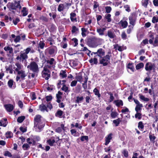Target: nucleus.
<instances>
[{
    "instance_id": "1",
    "label": "nucleus",
    "mask_w": 158,
    "mask_h": 158,
    "mask_svg": "<svg viewBox=\"0 0 158 158\" xmlns=\"http://www.w3.org/2000/svg\"><path fill=\"white\" fill-rule=\"evenodd\" d=\"M20 3V1H15L14 3L9 2L7 5V6L10 10H12V12L13 14H15V11L13 10H16L17 8H19V10L21 9L22 7Z\"/></svg>"
},
{
    "instance_id": "2",
    "label": "nucleus",
    "mask_w": 158,
    "mask_h": 158,
    "mask_svg": "<svg viewBox=\"0 0 158 158\" xmlns=\"http://www.w3.org/2000/svg\"><path fill=\"white\" fill-rule=\"evenodd\" d=\"M111 53L110 51L107 53V54L105 56L100 58L99 60V64H102L103 66H107L110 63V60L111 56Z\"/></svg>"
},
{
    "instance_id": "3",
    "label": "nucleus",
    "mask_w": 158,
    "mask_h": 158,
    "mask_svg": "<svg viewBox=\"0 0 158 158\" xmlns=\"http://www.w3.org/2000/svg\"><path fill=\"white\" fill-rule=\"evenodd\" d=\"M97 55L95 56L94 58H91L89 60V62L91 64V65L94 64L97 65L98 64V60L97 59L96 57L97 56L101 58L105 55V52L102 48H99L97 51Z\"/></svg>"
},
{
    "instance_id": "4",
    "label": "nucleus",
    "mask_w": 158,
    "mask_h": 158,
    "mask_svg": "<svg viewBox=\"0 0 158 158\" xmlns=\"http://www.w3.org/2000/svg\"><path fill=\"white\" fill-rule=\"evenodd\" d=\"M31 50L30 48H27L25 50H24L25 52H23L22 51H21L20 52V56L18 55L16 58V59L20 61L21 60L22 62L24 60H26L28 58V56L27 55Z\"/></svg>"
},
{
    "instance_id": "5",
    "label": "nucleus",
    "mask_w": 158,
    "mask_h": 158,
    "mask_svg": "<svg viewBox=\"0 0 158 158\" xmlns=\"http://www.w3.org/2000/svg\"><path fill=\"white\" fill-rule=\"evenodd\" d=\"M101 40L102 39L93 37L87 39V44L90 47L95 48L98 45V42Z\"/></svg>"
},
{
    "instance_id": "6",
    "label": "nucleus",
    "mask_w": 158,
    "mask_h": 158,
    "mask_svg": "<svg viewBox=\"0 0 158 158\" xmlns=\"http://www.w3.org/2000/svg\"><path fill=\"white\" fill-rule=\"evenodd\" d=\"M28 70L32 71L33 73H38L39 71L38 64L35 61H31L27 66Z\"/></svg>"
},
{
    "instance_id": "7",
    "label": "nucleus",
    "mask_w": 158,
    "mask_h": 158,
    "mask_svg": "<svg viewBox=\"0 0 158 158\" xmlns=\"http://www.w3.org/2000/svg\"><path fill=\"white\" fill-rule=\"evenodd\" d=\"M41 117L40 115H36L35 117L34 120V127H37L39 129H41L44 127V125L41 124Z\"/></svg>"
},
{
    "instance_id": "8",
    "label": "nucleus",
    "mask_w": 158,
    "mask_h": 158,
    "mask_svg": "<svg viewBox=\"0 0 158 158\" xmlns=\"http://www.w3.org/2000/svg\"><path fill=\"white\" fill-rule=\"evenodd\" d=\"M42 77L46 80H48L51 77L50 70L47 68L44 67L42 72Z\"/></svg>"
},
{
    "instance_id": "9",
    "label": "nucleus",
    "mask_w": 158,
    "mask_h": 158,
    "mask_svg": "<svg viewBox=\"0 0 158 158\" xmlns=\"http://www.w3.org/2000/svg\"><path fill=\"white\" fill-rule=\"evenodd\" d=\"M71 5V3L67 2H65L64 4H60L58 6L57 8L58 11L59 12H61L63 11L66 8L68 9L69 8V7Z\"/></svg>"
},
{
    "instance_id": "10",
    "label": "nucleus",
    "mask_w": 158,
    "mask_h": 158,
    "mask_svg": "<svg viewBox=\"0 0 158 158\" xmlns=\"http://www.w3.org/2000/svg\"><path fill=\"white\" fill-rule=\"evenodd\" d=\"M57 48L56 46L53 47H49L47 49L48 54L53 57L55 56L56 51L57 50Z\"/></svg>"
},
{
    "instance_id": "11",
    "label": "nucleus",
    "mask_w": 158,
    "mask_h": 158,
    "mask_svg": "<svg viewBox=\"0 0 158 158\" xmlns=\"http://www.w3.org/2000/svg\"><path fill=\"white\" fill-rule=\"evenodd\" d=\"M129 23L133 27L135 25L136 18L135 13H132L129 17Z\"/></svg>"
},
{
    "instance_id": "12",
    "label": "nucleus",
    "mask_w": 158,
    "mask_h": 158,
    "mask_svg": "<svg viewBox=\"0 0 158 158\" xmlns=\"http://www.w3.org/2000/svg\"><path fill=\"white\" fill-rule=\"evenodd\" d=\"M155 64H152V63L148 62L146 63L145 69L147 71H151L152 69H155Z\"/></svg>"
},
{
    "instance_id": "13",
    "label": "nucleus",
    "mask_w": 158,
    "mask_h": 158,
    "mask_svg": "<svg viewBox=\"0 0 158 158\" xmlns=\"http://www.w3.org/2000/svg\"><path fill=\"white\" fill-rule=\"evenodd\" d=\"M113 134L110 133L106 136L105 137V143L104 144L106 145H108L110 142L111 140L112 139Z\"/></svg>"
},
{
    "instance_id": "14",
    "label": "nucleus",
    "mask_w": 158,
    "mask_h": 158,
    "mask_svg": "<svg viewBox=\"0 0 158 158\" xmlns=\"http://www.w3.org/2000/svg\"><path fill=\"white\" fill-rule=\"evenodd\" d=\"M44 100V98H43L41 99L42 102V104L39 106V109L40 110L41 112H44L45 111L47 112H48V109L47 108L46 106L43 103V101Z\"/></svg>"
},
{
    "instance_id": "15",
    "label": "nucleus",
    "mask_w": 158,
    "mask_h": 158,
    "mask_svg": "<svg viewBox=\"0 0 158 158\" xmlns=\"http://www.w3.org/2000/svg\"><path fill=\"white\" fill-rule=\"evenodd\" d=\"M127 19L126 18H123V19L121 20L119 23V24L121 25L123 28H126L128 25V23L127 21Z\"/></svg>"
},
{
    "instance_id": "16",
    "label": "nucleus",
    "mask_w": 158,
    "mask_h": 158,
    "mask_svg": "<svg viewBox=\"0 0 158 158\" xmlns=\"http://www.w3.org/2000/svg\"><path fill=\"white\" fill-rule=\"evenodd\" d=\"M4 107L6 111L9 112L12 111L14 109L13 106L10 104L4 105Z\"/></svg>"
},
{
    "instance_id": "17",
    "label": "nucleus",
    "mask_w": 158,
    "mask_h": 158,
    "mask_svg": "<svg viewBox=\"0 0 158 158\" xmlns=\"http://www.w3.org/2000/svg\"><path fill=\"white\" fill-rule=\"evenodd\" d=\"M70 19L72 22H74L77 21V15L75 13L72 12L70 14Z\"/></svg>"
},
{
    "instance_id": "18",
    "label": "nucleus",
    "mask_w": 158,
    "mask_h": 158,
    "mask_svg": "<svg viewBox=\"0 0 158 158\" xmlns=\"http://www.w3.org/2000/svg\"><path fill=\"white\" fill-rule=\"evenodd\" d=\"M84 83L82 84V87L85 90L87 89V82L88 79V77L87 75H86L85 73H84Z\"/></svg>"
},
{
    "instance_id": "19",
    "label": "nucleus",
    "mask_w": 158,
    "mask_h": 158,
    "mask_svg": "<svg viewBox=\"0 0 158 158\" xmlns=\"http://www.w3.org/2000/svg\"><path fill=\"white\" fill-rule=\"evenodd\" d=\"M107 35L110 39H113L116 37L114 33L111 30H108L107 31Z\"/></svg>"
},
{
    "instance_id": "20",
    "label": "nucleus",
    "mask_w": 158,
    "mask_h": 158,
    "mask_svg": "<svg viewBox=\"0 0 158 158\" xmlns=\"http://www.w3.org/2000/svg\"><path fill=\"white\" fill-rule=\"evenodd\" d=\"M8 123L7 119L6 118H3L0 121V126L5 127L7 126Z\"/></svg>"
},
{
    "instance_id": "21",
    "label": "nucleus",
    "mask_w": 158,
    "mask_h": 158,
    "mask_svg": "<svg viewBox=\"0 0 158 158\" xmlns=\"http://www.w3.org/2000/svg\"><path fill=\"white\" fill-rule=\"evenodd\" d=\"M84 99V98L83 96H77L76 97L75 102L76 103H81L82 102Z\"/></svg>"
},
{
    "instance_id": "22",
    "label": "nucleus",
    "mask_w": 158,
    "mask_h": 158,
    "mask_svg": "<svg viewBox=\"0 0 158 158\" xmlns=\"http://www.w3.org/2000/svg\"><path fill=\"white\" fill-rule=\"evenodd\" d=\"M114 103L118 107H120L121 106H123V102L121 100H114Z\"/></svg>"
},
{
    "instance_id": "23",
    "label": "nucleus",
    "mask_w": 158,
    "mask_h": 158,
    "mask_svg": "<svg viewBox=\"0 0 158 158\" xmlns=\"http://www.w3.org/2000/svg\"><path fill=\"white\" fill-rule=\"evenodd\" d=\"M65 128L64 124H61L60 125V127H59L56 128L55 131L56 132L60 133L62 132V130L64 131L65 130Z\"/></svg>"
},
{
    "instance_id": "24",
    "label": "nucleus",
    "mask_w": 158,
    "mask_h": 158,
    "mask_svg": "<svg viewBox=\"0 0 158 158\" xmlns=\"http://www.w3.org/2000/svg\"><path fill=\"white\" fill-rule=\"evenodd\" d=\"M106 30L105 27H103L102 28H98L97 29V31L99 35H104V32Z\"/></svg>"
},
{
    "instance_id": "25",
    "label": "nucleus",
    "mask_w": 158,
    "mask_h": 158,
    "mask_svg": "<svg viewBox=\"0 0 158 158\" xmlns=\"http://www.w3.org/2000/svg\"><path fill=\"white\" fill-rule=\"evenodd\" d=\"M63 114V112L62 110L59 109L55 113V115L56 117L61 118L62 117V115Z\"/></svg>"
},
{
    "instance_id": "26",
    "label": "nucleus",
    "mask_w": 158,
    "mask_h": 158,
    "mask_svg": "<svg viewBox=\"0 0 158 158\" xmlns=\"http://www.w3.org/2000/svg\"><path fill=\"white\" fill-rule=\"evenodd\" d=\"M121 122V120L120 118H118L113 120V123L115 125V127H117L119 126L120 123Z\"/></svg>"
},
{
    "instance_id": "27",
    "label": "nucleus",
    "mask_w": 158,
    "mask_h": 158,
    "mask_svg": "<svg viewBox=\"0 0 158 158\" xmlns=\"http://www.w3.org/2000/svg\"><path fill=\"white\" fill-rule=\"evenodd\" d=\"M76 81L80 83H81L82 81L83 77L81 75V74L80 73L78 75L76 76L75 77Z\"/></svg>"
},
{
    "instance_id": "28",
    "label": "nucleus",
    "mask_w": 158,
    "mask_h": 158,
    "mask_svg": "<svg viewBox=\"0 0 158 158\" xmlns=\"http://www.w3.org/2000/svg\"><path fill=\"white\" fill-rule=\"evenodd\" d=\"M62 85H63V86L61 89L62 90L65 92H69L70 91V90H69V88L66 86L65 83H62Z\"/></svg>"
},
{
    "instance_id": "29",
    "label": "nucleus",
    "mask_w": 158,
    "mask_h": 158,
    "mask_svg": "<svg viewBox=\"0 0 158 158\" xmlns=\"http://www.w3.org/2000/svg\"><path fill=\"white\" fill-rule=\"evenodd\" d=\"M50 28L49 29L50 32H53L55 31L56 29V27L55 25L53 23H51L50 25Z\"/></svg>"
},
{
    "instance_id": "30",
    "label": "nucleus",
    "mask_w": 158,
    "mask_h": 158,
    "mask_svg": "<svg viewBox=\"0 0 158 158\" xmlns=\"http://www.w3.org/2000/svg\"><path fill=\"white\" fill-rule=\"evenodd\" d=\"M60 76L62 78L66 77L67 75L65 71L61 70L60 73Z\"/></svg>"
},
{
    "instance_id": "31",
    "label": "nucleus",
    "mask_w": 158,
    "mask_h": 158,
    "mask_svg": "<svg viewBox=\"0 0 158 158\" xmlns=\"http://www.w3.org/2000/svg\"><path fill=\"white\" fill-rule=\"evenodd\" d=\"M93 92L95 95L97 96L98 98H100L101 97V95L100 94L99 91L97 88H94L93 90Z\"/></svg>"
},
{
    "instance_id": "32",
    "label": "nucleus",
    "mask_w": 158,
    "mask_h": 158,
    "mask_svg": "<svg viewBox=\"0 0 158 158\" xmlns=\"http://www.w3.org/2000/svg\"><path fill=\"white\" fill-rule=\"evenodd\" d=\"M149 138L150 141L153 143H154L155 142V139H156V137L155 136L154 134L152 135H149Z\"/></svg>"
},
{
    "instance_id": "33",
    "label": "nucleus",
    "mask_w": 158,
    "mask_h": 158,
    "mask_svg": "<svg viewBox=\"0 0 158 158\" xmlns=\"http://www.w3.org/2000/svg\"><path fill=\"white\" fill-rule=\"evenodd\" d=\"M118 115V113L116 111H112L110 114L111 117L113 118H115Z\"/></svg>"
},
{
    "instance_id": "34",
    "label": "nucleus",
    "mask_w": 158,
    "mask_h": 158,
    "mask_svg": "<svg viewBox=\"0 0 158 158\" xmlns=\"http://www.w3.org/2000/svg\"><path fill=\"white\" fill-rule=\"evenodd\" d=\"M26 8L23 7V10H22L21 12L23 13V16H26L28 13V10H26Z\"/></svg>"
},
{
    "instance_id": "35",
    "label": "nucleus",
    "mask_w": 158,
    "mask_h": 158,
    "mask_svg": "<svg viewBox=\"0 0 158 158\" xmlns=\"http://www.w3.org/2000/svg\"><path fill=\"white\" fill-rule=\"evenodd\" d=\"M127 68L128 69H130L133 72L134 71L135 68L133 65L132 63H129L128 64Z\"/></svg>"
},
{
    "instance_id": "36",
    "label": "nucleus",
    "mask_w": 158,
    "mask_h": 158,
    "mask_svg": "<svg viewBox=\"0 0 158 158\" xmlns=\"http://www.w3.org/2000/svg\"><path fill=\"white\" fill-rule=\"evenodd\" d=\"M87 29H86L85 28L82 27L81 28V35L83 37H85L86 36V35L85 34L87 31Z\"/></svg>"
},
{
    "instance_id": "37",
    "label": "nucleus",
    "mask_w": 158,
    "mask_h": 158,
    "mask_svg": "<svg viewBox=\"0 0 158 158\" xmlns=\"http://www.w3.org/2000/svg\"><path fill=\"white\" fill-rule=\"evenodd\" d=\"M25 116H19L18 118L17 121L20 123H22L25 119Z\"/></svg>"
},
{
    "instance_id": "38",
    "label": "nucleus",
    "mask_w": 158,
    "mask_h": 158,
    "mask_svg": "<svg viewBox=\"0 0 158 158\" xmlns=\"http://www.w3.org/2000/svg\"><path fill=\"white\" fill-rule=\"evenodd\" d=\"M143 63H140L136 65L135 68L137 70H138L142 68H143Z\"/></svg>"
},
{
    "instance_id": "39",
    "label": "nucleus",
    "mask_w": 158,
    "mask_h": 158,
    "mask_svg": "<svg viewBox=\"0 0 158 158\" xmlns=\"http://www.w3.org/2000/svg\"><path fill=\"white\" fill-rule=\"evenodd\" d=\"M47 63L49 64L50 65H52L54 64V62H56L55 59L53 58H51L49 60L46 61Z\"/></svg>"
},
{
    "instance_id": "40",
    "label": "nucleus",
    "mask_w": 158,
    "mask_h": 158,
    "mask_svg": "<svg viewBox=\"0 0 158 158\" xmlns=\"http://www.w3.org/2000/svg\"><path fill=\"white\" fill-rule=\"evenodd\" d=\"M111 15L110 14H108L106 15L105 18L107 19V22L110 23L111 21Z\"/></svg>"
},
{
    "instance_id": "41",
    "label": "nucleus",
    "mask_w": 158,
    "mask_h": 158,
    "mask_svg": "<svg viewBox=\"0 0 158 158\" xmlns=\"http://www.w3.org/2000/svg\"><path fill=\"white\" fill-rule=\"evenodd\" d=\"M70 64H72L73 66L74 67L77 66L78 64L77 61L76 60H70Z\"/></svg>"
},
{
    "instance_id": "42",
    "label": "nucleus",
    "mask_w": 158,
    "mask_h": 158,
    "mask_svg": "<svg viewBox=\"0 0 158 158\" xmlns=\"http://www.w3.org/2000/svg\"><path fill=\"white\" fill-rule=\"evenodd\" d=\"M122 153L124 156L126 158H127L128 156V152L127 150L126 149H123L122 151Z\"/></svg>"
},
{
    "instance_id": "43",
    "label": "nucleus",
    "mask_w": 158,
    "mask_h": 158,
    "mask_svg": "<svg viewBox=\"0 0 158 158\" xmlns=\"http://www.w3.org/2000/svg\"><path fill=\"white\" fill-rule=\"evenodd\" d=\"M143 107L142 104H140L139 105H137L135 108V110L136 112H138L139 110H141V107Z\"/></svg>"
},
{
    "instance_id": "44",
    "label": "nucleus",
    "mask_w": 158,
    "mask_h": 158,
    "mask_svg": "<svg viewBox=\"0 0 158 158\" xmlns=\"http://www.w3.org/2000/svg\"><path fill=\"white\" fill-rule=\"evenodd\" d=\"M47 142L50 146H52L53 145V144L55 142V140L54 139H52V140L51 139H49L47 140Z\"/></svg>"
},
{
    "instance_id": "45",
    "label": "nucleus",
    "mask_w": 158,
    "mask_h": 158,
    "mask_svg": "<svg viewBox=\"0 0 158 158\" xmlns=\"http://www.w3.org/2000/svg\"><path fill=\"white\" fill-rule=\"evenodd\" d=\"M12 135L13 133L11 131H8L6 133V137L7 138H12Z\"/></svg>"
},
{
    "instance_id": "46",
    "label": "nucleus",
    "mask_w": 158,
    "mask_h": 158,
    "mask_svg": "<svg viewBox=\"0 0 158 158\" xmlns=\"http://www.w3.org/2000/svg\"><path fill=\"white\" fill-rule=\"evenodd\" d=\"M148 0H143L142 1V5L144 7L147 8L148 4Z\"/></svg>"
},
{
    "instance_id": "47",
    "label": "nucleus",
    "mask_w": 158,
    "mask_h": 158,
    "mask_svg": "<svg viewBox=\"0 0 158 158\" xmlns=\"http://www.w3.org/2000/svg\"><path fill=\"white\" fill-rule=\"evenodd\" d=\"M30 147V146L27 143H25L23 145L22 148L24 150H27Z\"/></svg>"
},
{
    "instance_id": "48",
    "label": "nucleus",
    "mask_w": 158,
    "mask_h": 158,
    "mask_svg": "<svg viewBox=\"0 0 158 158\" xmlns=\"http://www.w3.org/2000/svg\"><path fill=\"white\" fill-rule=\"evenodd\" d=\"M71 40L74 43V47H76L77 45L78 44V40L76 38H73Z\"/></svg>"
},
{
    "instance_id": "49",
    "label": "nucleus",
    "mask_w": 158,
    "mask_h": 158,
    "mask_svg": "<svg viewBox=\"0 0 158 158\" xmlns=\"http://www.w3.org/2000/svg\"><path fill=\"white\" fill-rule=\"evenodd\" d=\"M15 65L17 67L15 69L16 71H18V70H20L21 69V64L19 63H16L15 64Z\"/></svg>"
},
{
    "instance_id": "50",
    "label": "nucleus",
    "mask_w": 158,
    "mask_h": 158,
    "mask_svg": "<svg viewBox=\"0 0 158 158\" xmlns=\"http://www.w3.org/2000/svg\"><path fill=\"white\" fill-rule=\"evenodd\" d=\"M13 81L12 79H10L8 82L7 84L8 85L9 87L11 88H12V85H13Z\"/></svg>"
},
{
    "instance_id": "51",
    "label": "nucleus",
    "mask_w": 158,
    "mask_h": 158,
    "mask_svg": "<svg viewBox=\"0 0 158 158\" xmlns=\"http://www.w3.org/2000/svg\"><path fill=\"white\" fill-rule=\"evenodd\" d=\"M144 126L142 121H140L138 123V127L139 129H143L144 128Z\"/></svg>"
},
{
    "instance_id": "52",
    "label": "nucleus",
    "mask_w": 158,
    "mask_h": 158,
    "mask_svg": "<svg viewBox=\"0 0 158 158\" xmlns=\"http://www.w3.org/2000/svg\"><path fill=\"white\" fill-rule=\"evenodd\" d=\"M89 138L88 136H85L83 135L81 137L80 139L81 141H84L85 140H86V141H88V140Z\"/></svg>"
},
{
    "instance_id": "53",
    "label": "nucleus",
    "mask_w": 158,
    "mask_h": 158,
    "mask_svg": "<svg viewBox=\"0 0 158 158\" xmlns=\"http://www.w3.org/2000/svg\"><path fill=\"white\" fill-rule=\"evenodd\" d=\"M78 29L75 26H73L72 27L71 30V33L72 34H74L76 31H78Z\"/></svg>"
},
{
    "instance_id": "54",
    "label": "nucleus",
    "mask_w": 158,
    "mask_h": 158,
    "mask_svg": "<svg viewBox=\"0 0 158 158\" xmlns=\"http://www.w3.org/2000/svg\"><path fill=\"white\" fill-rule=\"evenodd\" d=\"M46 107H47L48 109H49L50 110H51L53 108L52 105L50 102H48L47 103Z\"/></svg>"
},
{
    "instance_id": "55",
    "label": "nucleus",
    "mask_w": 158,
    "mask_h": 158,
    "mask_svg": "<svg viewBox=\"0 0 158 158\" xmlns=\"http://www.w3.org/2000/svg\"><path fill=\"white\" fill-rule=\"evenodd\" d=\"M142 114L138 112H136V114H135V117L136 118H138L139 119H140L141 118Z\"/></svg>"
},
{
    "instance_id": "56",
    "label": "nucleus",
    "mask_w": 158,
    "mask_h": 158,
    "mask_svg": "<svg viewBox=\"0 0 158 158\" xmlns=\"http://www.w3.org/2000/svg\"><path fill=\"white\" fill-rule=\"evenodd\" d=\"M63 94L61 92L59 91L58 92V94H56V97L57 99H61L62 96L61 95Z\"/></svg>"
},
{
    "instance_id": "57",
    "label": "nucleus",
    "mask_w": 158,
    "mask_h": 158,
    "mask_svg": "<svg viewBox=\"0 0 158 158\" xmlns=\"http://www.w3.org/2000/svg\"><path fill=\"white\" fill-rule=\"evenodd\" d=\"M40 19L45 22H47L48 21V19L46 17L43 15L40 16Z\"/></svg>"
},
{
    "instance_id": "58",
    "label": "nucleus",
    "mask_w": 158,
    "mask_h": 158,
    "mask_svg": "<svg viewBox=\"0 0 158 158\" xmlns=\"http://www.w3.org/2000/svg\"><path fill=\"white\" fill-rule=\"evenodd\" d=\"M4 155L5 156H8L9 157H11L12 156V155L11 153L7 151H5Z\"/></svg>"
},
{
    "instance_id": "59",
    "label": "nucleus",
    "mask_w": 158,
    "mask_h": 158,
    "mask_svg": "<svg viewBox=\"0 0 158 158\" xmlns=\"http://www.w3.org/2000/svg\"><path fill=\"white\" fill-rule=\"evenodd\" d=\"M106 11L107 13H110L112 10L110 6H106L105 7Z\"/></svg>"
},
{
    "instance_id": "60",
    "label": "nucleus",
    "mask_w": 158,
    "mask_h": 158,
    "mask_svg": "<svg viewBox=\"0 0 158 158\" xmlns=\"http://www.w3.org/2000/svg\"><path fill=\"white\" fill-rule=\"evenodd\" d=\"M45 98L46 101L48 102L52 100V96L51 95H49L46 96Z\"/></svg>"
},
{
    "instance_id": "61",
    "label": "nucleus",
    "mask_w": 158,
    "mask_h": 158,
    "mask_svg": "<svg viewBox=\"0 0 158 158\" xmlns=\"http://www.w3.org/2000/svg\"><path fill=\"white\" fill-rule=\"evenodd\" d=\"M71 134L72 135L74 136H77L76 135L77 133V130L75 129H72L70 130Z\"/></svg>"
},
{
    "instance_id": "62",
    "label": "nucleus",
    "mask_w": 158,
    "mask_h": 158,
    "mask_svg": "<svg viewBox=\"0 0 158 158\" xmlns=\"http://www.w3.org/2000/svg\"><path fill=\"white\" fill-rule=\"evenodd\" d=\"M121 37L122 39L124 40L126 39L127 38V35L125 31H123L122 32L121 34Z\"/></svg>"
},
{
    "instance_id": "63",
    "label": "nucleus",
    "mask_w": 158,
    "mask_h": 158,
    "mask_svg": "<svg viewBox=\"0 0 158 158\" xmlns=\"http://www.w3.org/2000/svg\"><path fill=\"white\" fill-rule=\"evenodd\" d=\"M124 7L125 9V10L127 11L128 12L131 11V10L130 9V7L128 5H125Z\"/></svg>"
},
{
    "instance_id": "64",
    "label": "nucleus",
    "mask_w": 158,
    "mask_h": 158,
    "mask_svg": "<svg viewBox=\"0 0 158 158\" xmlns=\"http://www.w3.org/2000/svg\"><path fill=\"white\" fill-rule=\"evenodd\" d=\"M152 22L153 23H155L158 22V17H156L155 16L153 17L152 20Z\"/></svg>"
}]
</instances>
